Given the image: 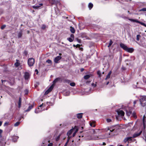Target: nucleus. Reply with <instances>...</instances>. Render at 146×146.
Listing matches in <instances>:
<instances>
[{
	"instance_id": "nucleus-1",
	"label": "nucleus",
	"mask_w": 146,
	"mask_h": 146,
	"mask_svg": "<svg viewBox=\"0 0 146 146\" xmlns=\"http://www.w3.org/2000/svg\"><path fill=\"white\" fill-rule=\"evenodd\" d=\"M120 47L125 51L129 52L132 53L134 51V49L133 48H128L125 44L122 43L120 44Z\"/></svg>"
},
{
	"instance_id": "nucleus-52",
	"label": "nucleus",
	"mask_w": 146,
	"mask_h": 146,
	"mask_svg": "<svg viewBox=\"0 0 146 146\" xmlns=\"http://www.w3.org/2000/svg\"><path fill=\"white\" fill-rule=\"evenodd\" d=\"M9 124V123L7 122H6L4 124V126H7Z\"/></svg>"
},
{
	"instance_id": "nucleus-35",
	"label": "nucleus",
	"mask_w": 146,
	"mask_h": 146,
	"mask_svg": "<svg viewBox=\"0 0 146 146\" xmlns=\"http://www.w3.org/2000/svg\"><path fill=\"white\" fill-rule=\"evenodd\" d=\"M46 62L49 64H51L52 63V62L51 60L49 59L47 60L46 61Z\"/></svg>"
},
{
	"instance_id": "nucleus-5",
	"label": "nucleus",
	"mask_w": 146,
	"mask_h": 146,
	"mask_svg": "<svg viewBox=\"0 0 146 146\" xmlns=\"http://www.w3.org/2000/svg\"><path fill=\"white\" fill-rule=\"evenodd\" d=\"M43 5L42 3H40L38 5H35L33 6V8L36 9H40Z\"/></svg>"
},
{
	"instance_id": "nucleus-55",
	"label": "nucleus",
	"mask_w": 146,
	"mask_h": 146,
	"mask_svg": "<svg viewBox=\"0 0 146 146\" xmlns=\"http://www.w3.org/2000/svg\"><path fill=\"white\" fill-rule=\"evenodd\" d=\"M133 115L134 117L135 118H137V116L135 115V114L134 113H133Z\"/></svg>"
},
{
	"instance_id": "nucleus-17",
	"label": "nucleus",
	"mask_w": 146,
	"mask_h": 146,
	"mask_svg": "<svg viewBox=\"0 0 146 146\" xmlns=\"http://www.w3.org/2000/svg\"><path fill=\"white\" fill-rule=\"evenodd\" d=\"M58 8H55V11L56 15H57L59 13V9Z\"/></svg>"
},
{
	"instance_id": "nucleus-39",
	"label": "nucleus",
	"mask_w": 146,
	"mask_h": 146,
	"mask_svg": "<svg viewBox=\"0 0 146 146\" xmlns=\"http://www.w3.org/2000/svg\"><path fill=\"white\" fill-rule=\"evenodd\" d=\"M60 135H59L56 138V141H58L60 139Z\"/></svg>"
},
{
	"instance_id": "nucleus-24",
	"label": "nucleus",
	"mask_w": 146,
	"mask_h": 146,
	"mask_svg": "<svg viewBox=\"0 0 146 146\" xmlns=\"http://www.w3.org/2000/svg\"><path fill=\"white\" fill-rule=\"evenodd\" d=\"M129 20L133 22H135L137 23H139V21L138 20H136V19H129Z\"/></svg>"
},
{
	"instance_id": "nucleus-64",
	"label": "nucleus",
	"mask_w": 146,
	"mask_h": 146,
	"mask_svg": "<svg viewBox=\"0 0 146 146\" xmlns=\"http://www.w3.org/2000/svg\"><path fill=\"white\" fill-rule=\"evenodd\" d=\"M144 136L145 138V141H146V134Z\"/></svg>"
},
{
	"instance_id": "nucleus-43",
	"label": "nucleus",
	"mask_w": 146,
	"mask_h": 146,
	"mask_svg": "<svg viewBox=\"0 0 146 146\" xmlns=\"http://www.w3.org/2000/svg\"><path fill=\"white\" fill-rule=\"evenodd\" d=\"M69 139H70V138H68L67 141H66V143H65L64 146H66L69 142Z\"/></svg>"
},
{
	"instance_id": "nucleus-7",
	"label": "nucleus",
	"mask_w": 146,
	"mask_h": 146,
	"mask_svg": "<svg viewBox=\"0 0 146 146\" xmlns=\"http://www.w3.org/2000/svg\"><path fill=\"white\" fill-rule=\"evenodd\" d=\"M142 131H140L139 132H137L134 133L133 135V138H135L139 136L142 133Z\"/></svg>"
},
{
	"instance_id": "nucleus-36",
	"label": "nucleus",
	"mask_w": 146,
	"mask_h": 146,
	"mask_svg": "<svg viewBox=\"0 0 146 146\" xmlns=\"http://www.w3.org/2000/svg\"><path fill=\"white\" fill-rule=\"evenodd\" d=\"M141 36L139 35H137L136 36V39L137 40V41H139V38Z\"/></svg>"
},
{
	"instance_id": "nucleus-16",
	"label": "nucleus",
	"mask_w": 146,
	"mask_h": 146,
	"mask_svg": "<svg viewBox=\"0 0 146 146\" xmlns=\"http://www.w3.org/2000/svg\"><path fill=\"white\" fill-rule=\"evenodd\" d=\"M111 74V71H110L109 72L108 74L106 76V77L105 79L106 80H107L109 78H110V75Z\"/></svg>"
},
{
	"instance_id": "nucleus-48",
	"label": "nucleus",
	"mask_w": 146,
	"mask_h": 146,
	"mask_svg": "<svg viewBox=\"0 0 146 146\" xmlns=\"http://www.w3.org/2000/svg\"><path fill=\"white\" fill-rule=\"evenodd\" d=\"M70 38H73L74 39V35L73 34H71L70 35Z\"/></svg>"
},
{
	"instance_id": "nucleus-3",
	"label": "nucleus",
	"mask_w": 146,
	"mask_h": 146,
	"mask_svg": "<svg viewBox=\"0 0 146 146\" xmlns=\"http://www.w3.org/2000/svg\"><path fill=\"white\" fill-rule=\"evenodd\" d=\"M35 62L34 59L32 58H31L29 59L28 61V64L29 66H33Z\"/></svg>"
},
{
	"instance_id": "nucleus-10",
	"label": "nucleus",
	"mask_w": 146,
	"mask_h": 146,
	"mask_svg": "<svg viewBox=\"0 0 146 146\" xmlns=\"http://www.w3.org/2000/svg\"><path fill=\"white\" fill-rule=\"evenodd\" d=\"M102 138L100 136H96L94 137L92 139L94 140L100 139H102Z\"/></svg>"
},
{
	"instance_id": "nucleus-9",
	"label": "nucleus",
	"mask_w": 146,
	"mask_h": 146,
	"mask_svg": "<svg viewBox=\"0 0 146 146\" xmlns=\"http://www.w3.org/2000/svg\"><path fill=\"white\" fill-rule=\"evenodd\" d=\"M24 77L25 79L27 80L29 78V74L28 72H25V74Z\"/></svg>"
},
{
	"instance_id": "nucleus-57",
	"label": "nucleus",
	"mask_w": 146,
	"mask_h": 146,
	"mask_svg": "<svg viewBox=\"0 0 146 146\" xmlns=\"http://www.w3.org/2000/svg\"><path fill=\"white\" fill-rule=\"evenodd\" d=\"M80 46V44H77L76 45V47L77 48L79 47Z\"/></svg>"
},
{
	"instance_id": "nucleus-58",
	"label": "nucleus",
	"mask_w": 146,
	"mask_h": 146,
	"mask_svg": "<svg viewBox=\"0 0 146 146\" xmlns=\"http://www.w3.org/2000/svg\"><path fill=\"white\" fill-rule=\"evenodd\" d=\"M25 92L26 93V94H27L28 92V91L27 90H25Z\"/></svg>"
},
{
	"instance_id": "nucleus-50",
	"label": "nucleus",
	"mask_w": 146,
	"mask_h": 146,
	"mask_svg": "<svg viewBox=\"0 0 146 146\" xmlns=\"http://www.w3.org/2000/svg\"><path fill=\"white\" fill-rule=\"evenodd\" d=\"M139 23L140 24H141V25H143V26H144V25H145V23H142V22H141L140 21H139Z\"/></svg>"
},
{
	"instance_id": "nucleus-44",
	"label": "nucleus",
	"mask_w": 146,
	"mask_h": 146,
	"mask_svg": "<svg viewBox=\"0 0 146 146\" xmlns=\"http://www.w3.org/2000/svg\"><path fill=\"white\" fill-rule=\"evenodd\" d=\"M127 138L128 139V141H131L132 140V138H133V137H127Z\"/></svg>"
},
{
	"instance_id": "nucleus-21",
	"label": "nucleus",
	"mask_w": 146,
	"mask_h": 146,
	"mask_svg": "<svg viewBox=\"0 0 146 146\" xmlns=\"http://www.w3.org/2000/svg\"><path fill=\"white\" fill-rule=\"evenodd\" d=\"M53 88V86L52 85L47 90L49 92H50L52 90Z\"/></svg>"
},
{
	"instance_id": "nucleus-62",
	"label": "nucleus",
	"mask_w": 146,
	"mask_h": 146,
	"mask_svg": "<svg viewBox=\"0 0 146 146\" xmlns=\"http://www.w3.org/2000/svg\"><path fill=\"white\" fill-rule=\"evenodd\" d=\"M2 122L1 121H0V126L2 125Z\"/></svg>"
},
{
	"instance_id": "nucleus-30",
	"label": "nucleus",
	"mask_w": 146,
	"mask_h": 146,
	"mask_svg": "<svg viewBox=\"0 0 146 146\" xmlns=\"http://www.w3.org/2000/svg\"><path fill=\"white\" fill-rule=\"evenodd\" d=\"M113 43V42L111 40V39L110 40V42L109 44V45L108 46V47H110L111 45V44H112Z\"/></svg>"
},
{
	"instance_id": "nucleus-42",
	"label": "nucleus",
	"mask_w": 146,
	"mask_h": 146,
	"mask_svg": "<svg viewBox=\"0 0 146 146\" xmlns=\"http://www.w3.org/2000/svg\"><path fill=\"white\" fill-rule=\"evenodd\" d=\"M146 11V8H142V9H140L139 10V11Z\"/></svg>"
},
{
	"instance_id": "nucleus-29",
	"label": "nucleus",
	"mask_w": 146,
	"mask_h": 146,
	"mask_svg": "<svg viewBox=\"0 0 146 146\" xmlns=\"http://www.w3.org/2000/svg\"><path fill=\"white\" fill-rule=\"evenodd\" d=\"M22 36V32H20L18 35V37L19 38H21Z\"/></svg>"
},
{
	"instance_id": "nucleus-31",
	"label": "nucleus",
	"mask_w": 146,
	"mask_h": 146,
	"mask_svg": "<svg viewBox=\"0 0 146 146\" xmlns=\"http://www.w3.org/2000/svg\"><path fill=\"white\" fill-rule=\"evenodd\" d=\"M20 123V122L18 121L17 122H16L15 124H14V126L15 127H17L18 126Z\"/></svg>"
},
{
	"instance_id": "nucleus-40",
	"label": "nucleus",
	"mask_w": 146,
	"mask_h": 146,
	"mask_svg": "<svg viewBox=\"0 0 146 146\" xmlns=\"http://www.w3.org/2000/svg\"><path fill=\"white\" fill-rule=\"evenodd\" d=\"M75 85V83L74 82H72L70 83V85L72 86H74Z\"/></svg>"
},
{
	"instance_id": "nucleus-49",
	"label": "nucleus",
	"mask_w": 146,
	"mask_h": 146,
	"mask_svg": "<svg viewBox=\"0 0 146 146\" xmlns=\"http://www.w3.org/2000/svg\"><path fill=\"white\" fill-rule=\"evenodd\" d=\"M128 139L126 137L124 140V141L125 143H126L127 141H128Z\"/></svg>"
},
{
	"instance_id": "nucleus-4",
	"label": "nucleus",
	"mask_w": 146,
	"mask_h": 146,
	"mask_svg": "<svg viewBox=\"0 0 146 146\" xmlns=\"http://www.w3.org/2000/svg\"><path fill=\"white\" fill-rule=\"evenodd\" d=\"M118 114L121 117L123 116L125 114L124 112L121 110H117L116 111Z\"/></svg>"
},
{
	"instance_id": "nucleus-27",
	"label": "nucleus",
	"mask_w": 146,
	"mask_h": 146,
	"mask_svg": "<svg viewBox=\"0 0 146 146\" xmlns=\"http://www.w3.org/2000/svg\"><path fill=\"white\" fill-rule=\"evenodd\" d=\"M93 4L91 3H90L88 4V7L90 9H91L93 7Z\"/></svg>"
},
{
	"instance_id": "nucleus-38",
	"label": "nucleus",
	"mask_w": 146,
	"mask_h": 146,
	"mask_svg": "<svg viewBox=\"0 0 146 146\" xmlns=\"http://www.w3.org/2000/svg\"><path fill=\"white\" fill-rule=\"evenodd\" d=\"M90 132L91 133V134H95V131L94 129L91 130Z\"/></svg>"
},
{
	"instance_id": "nucleus-19",
	"label": "nucleus",
	"mask_w": 146,
	"mask_h": 146,
	"mask_svg": "<svg viewBox=\"0 0 146 146\" xmlns=\"http://www.w3.org/2000/svg\"><path fill=\"white\" fill-rule=\"evenodd\" d=\"M21 98L20 97L19 98V102H18V106L19 108H20L21 105Z\"/></svg>"
},
{
	"instance_id": "nucleus-59",
	"label": "nucleus",
	"mask_w": 146,
	"mask_h": 146,
	"mask_svg": "<svg viewBox=\"0 0 146 146\" xmlns=\"http://www.w3.org/2000/svg\"><path fill=\"white\" fill-rule=\"evenodd\" d=\"M136 102H137V101L136 100L134 101V102H133L134 105H135L136 104Z\"/></svg>"
},
{
	"instance_id": "nucleus-28",
	"label": "nucleus",
	"mask_w": 146,
	"mask_h": 146,
	"mask_svg": "<svg viewBox=\"0 0 146 146\" xmlns=\"http://www.w3.org/2000/svg\"><path fill=\"white\" fill-rule=\"evenodd\" d=\"M17 62L15 63V65L16 67H18L20 65V63L18 62V61L19 60H16Z\"/></svg>"
},
{
	"instance_id": "nucleus-15",
	"label": "nucleus",
	"mask_w": 146,
	"mask_h": 146,
	"mask_svg": "<svg viewBox=\"0 0 146 146\" xmlns=\"http://www.w3.org/2000/svg\"><path fill=\"white\" fill-rule=\"evenodd\" d=\"M83 113H78L77 114V117L78 119H80L82 118Z\"/></svg>"
},
{
	"instance_id": "nucleus-46",
	"label": "nucleus",
	"mask_w": 146,
	"mask_h": 146,
	"mask_svg": "<svg viewBox=\"0 0 146 146\" xmlns=\"http://www.w3.org/2000/svg\"><path fill=\"white\" fill-rule=\"evenodd\" d=\"M110 130V132H113V131H114V129H112V130H111V129H110V128H108L107 129V131H108V130Z\"/></svg>"
},
{
	"instance_id": "nucleus-33",
	"label": "nucleus",
	"mask_w": 146,
	"mask_h": 146,
	"mask_svg": "<svg viewBox=\"0 0 146 146\" xmlns=\"http://www.w3.org/2000/svg\"><path fill=\"white\" fill-rule=\"evenodd\" d=\"M67 39L70 42H72L74 40L73 39V38H67Z\"/></svg>"
},
{
	"instance_id": "nucleus-18",
	"label": "nucleus",
	"mask_w": 146,
	"mask_h": 146,
	"mask_svg": "<svg viewBox=\"0 0 146 146\" xmlns=\"http://www.w3.org/2000/svg\"><path fill=\"white\" fill-rule=\"evenodd\" d=\"M75 128V129H76V130L73 133L72 135V136L73 137H74L75 136L76 133L78 131V129L77 128V127L76 126H75V128Z\"/></svg>"
},
{
	"instance_id": "nucleus-26",
	"label": "nucleus",
	"mask_w": 146,
	"mask_h": 146,
	"mask_svg": "<svg viewBox=\"0 0 146 146\" xmlns=\"http://www.w3.org/2000/svg\"><path fill=\"white\" fill-rule=\"evenodd\" d=\"M90 77V75H86L84 76V78L85 79L87 80Z\"/></svg>"
},
{
	"instance_id": "nucleus-51",
	"label": "nucleus",
	"mask_w": 146,
	"mask_h": 146,
	"mask_svg": "<svg viewBox=\"0 0 146 146\" xmlns=\"http://www.w3.org/2000/svg\"><path fill=\"white\" fill-rule=\"evenodd\" d=\"M92 85L94 87H96V84H94V83H92Z\"/></svg>"
},
{
	"instance_id": "nucleus-41",
	"label": "nucleus",
	"mask_w": 146,
	"mask_h": 146,
	"mask_svg": "<svg viewBox=\"0 0 146 146\" xmlns=\"http://www.w3.org/2000/svg\"><path fill=\"white\" fill-rule=\"evenodd\" d=\"M121 17L124 19L127 18V17H126L125 16L123 15H121Z\"/></svg>"
},
{
	"instance_id": "nucleus-25",
	"label": "nucleus",
	"mask_w": 146,
	"mask_h": 146,
	"mask_svg": "<svg viewBox=\"0 0 146 146\" xmlns=\"http://www.w3.org/2000/svg\"><path fill=\"white\" fill-rule=\"evenodd\" d=\"M131 113L132 112L131 111H128L126 110V114L128 116H129Z\"/></svg>"
},
{
	"instance_id": "nucleus-23",
	"label": "nucleus",
	"mask_w": 146,
	"mask_h": 146,
	"mask_svg": "<svg viewBox=\"0 0 146 146\" xmlns=\"http://www.w3.org/2000/svg\"><path fill=\"white\" fill-rule=\"evenodd\" d=\"M60 79V78H56L53 81V83L54 84L56 83L57 82L59 81Z\"/></svg>"
},
{
	"instance_id": "nucleus-32",
	"label": "nucleus",
	"mask_w": 146,
	"mask_h": 146,
	"mask_svg": "<svg viewBox=\"0 0 146 146\" xmlns=\"http://www.w3.org/2000/svg\"><path fill=\"white\" fill-rule=\"evenodd\" d=\"M97 74L98 75L99 77H100L101 76V74L100 71V70H98L97 72Z\"/></svg>"
},
{
	"instance_id": "nucleus-34",
	"label": "nucleus",
	"mask_w": 146,
	"mask_h": 146,
	"mask_svg": "<svg viewBox=\"0 0 146 146\" xmlns=\"http://www.w3.org/2000/svg\"><path fill=\"white\" fill-rule=\"evenodd\" d=\"M46 27L45 25H42L41 28L42 29L44 30L46 28Z\"/></svg>"
},
{
	"instance_id": "nucleus-12",
	"label": "nucleus",
	"mask_w": 146,
	"mask_h": 146,
	"mask_svg": "<svg viewBox=\"0 0 146 146\" xmlns=\"http://www.w3.org/2000/svg\"><path fill=\"white\" fill-rule=\"evenodd\" d=\"M19 137L18 136H13L12 137V141L14 142H16L17 141V140L19 138Z\"/></svg>"
},
{
	"instance_id": "nucleus-20",
	"label": "nucleus",
	"mask_w": 146,
	"mask_h": 146,
	"mask_svg": "<svg viewBox=\"0 0 146 146\" xmlns=\"http://www.w3.org/2000/svg\"><path fill=\"white\" fill-rule=\"evenodd\" d=\"M70 30L71 32L72 33H74L75 32V30L74 28L71 26L70 27Z\"/></svg>"
},
{
	"instance_id": "nucleus-8",
	"label": "nucleus",
	"mask_w": 146,
	"mask_h": 146,
	"mask_svg": "<svg viewBox=\"0 0 146 146\" xmlns=\"http://www.w3.org/2000/svg\"><path fill=\"white\" fill-rule=\"evenodd\" d=\"M55 5H56V8H60L61 4L60 2L58 1H56V2Z\"/></svg>"
},
{
	"instance_id": "nucleus-54",
	"label": "nucleus",
	"mask_w": 146,
	"mask_h": 146,
	"mask_svg": "<svg viewBox=\"0 0 146 146\" xmlns=\"http://www.w3.org/2000/svg\"><path fill=\"white\" fill-rule=\"evenodd\" d=\"M49 93V92H48L47 90L44 93V95H46L48 94Z\"/></svg>"
},
{
	"instance_id": "nucleus-6",
	"label": "nucleus",
	"mask_w": 146,
	"mask_h": 146,
	"mask_svg": "<svg viewBox=\"0 0 146 146\" xmlns=\"http://www.w3.org/2000/svg\"><path fill=\"white\" fill-rule=\"evenodd\" d=\"M62 57L60 56H58L56 57L54 60V62L56 63H58V61Z\"/></svg>"
},
{
	"instance_id": "nucleus-22",
	"label": "nucleus",
	"mask_w": 146,
	"mask_h": 146,
	"mask_svg": "<svg viewBox=\"0 0 146 146\" xmlns=\"http://www.w3.org/2000/svg\"><path fill=\"white\" fill-rule=\"evenodd\" d=\"M70 80L68 79H64L63 80V82L64 83L69 84L70 82Z\"/></svg>"
},
{
	"instance_id": "nucleus-47",
	"label": "nucleus",
	"mask_w": 146,
	"mask_h": 146,
	"mask_svg": "<svg viewBox=\"0 0 146 146\" xmlns=\"http://www.w3.org/2000/svg\"><path fill=\"white\" fill-rule=\"evenodd\" d=\"M106 121L108 122H110L111 121V119H107Z\"/></svg>"
},
{
	"instance_id": "nucleus-11",
	"label": "nucleus",
	"mask_w": 146,
	"mask_h": 146,
	"mask_svg": "<svg viewBox=\"0 0 146 146\" xmlns=\"http://www.w3.org/2000/svg\"><path fill=\"white\" fill-rule=\"evenodd\" d=\"M75 129L74 128H72L67 132V135L68 136V137L71 134L73 131L75 130Z\"/></svg>"
},
{
	"instance_id": "nucleus-37",
	"label": "nucleus",
	"mask_w": 146,
	"mask_h": 146,
	"mask_svg": "<svg viewBox=\"0 0 146 146\" xmlns=\"http://www.w3.org/2000/svg\"><path fill=\"white\" fill-rule=\"evenodd\" d=\"M90 125L91 127H94L95 126V125L94 124V123L92 122H90Z\"/></svg>"
},
{
	"instance_id": "nucleus-45",
	"label": "nucleus",
	"mask_w": 146,
	"mask_h": 146,
	"mask_svg": "<svg viewBox=\"0 0 146 146\" xmlns=\"http://www.w3.org/2000/svg\"><path fill=\"white\" fill-rule=\"evenodd\" d=\"M6 26L5 25H2L1 27V29L2 30L3 29L6 27Z\"/></svg>"
},
{
	"instance_id": "nucleus-61",
	"label": "nucleus",
	"mask_w": 146,
	"mask_h": 146,
	"mask_svg": "<svg viewBox=\"0 0 146 146\" xmlns=\"http://www.w3.org/2000/svg\"><path fill=\"white\" fill-rule=\"evenodd\" d=\"M35 113H39V112H38V111H36V110H35Z\"/></svg>"
},
{
	"instance_id": "nucleus-14",
	"label": "nucleus",
	"mask_w": 146,
	"mask_h": 146,
	"mask_svg": "<svg viewBox=\"0 0 146 146\" xmlns=\"http://www.w3.org/2000/svg\"><path fill=\"white\" fill-rule=\"evenodd\" d=\"M33 105H32L29 106V107L27 109L25 110V111L26 112H27V111H30L33 108Z\"/></svg>"
},
{
	"instance_id": "nucleus-63",
	"label": "nucleus",
	"mask_w": 146,
	"mask_h": 146,
	"mask_svg": "<svg viewBox=\"0 0 146 146\" xmlns=\"http://www.w3.org/2000/svg\"><path fill=\"white\" fill-rule=\"evenodd\" d=\"M43 105V104H41L40 105V106H39V107H42V106Z\"/></svg>"
},
{
	"instance_id": "nucleus-53",
	"label": "nucleus",
	"mask_w": 146,
	"mask_h": 146,
	"mask_svg": "<svg viewBox=\"0 0 146 146\" xmlns=\"http://www.w3.org/2000/svg\"><path fill=\"white\" fill-rule=\"evenodd\" d=\"M53 143H50L48 145V146H52Z\"/></svg>"
},
{
	"instance_id": "nucleus-13",
	"label": "nucleus",
	"mask_w": 146,
	"mask_h": 146,
	"mask_svg": "<svg viewBox=\"0 0 146 146\" xmlns=\"http://www.w3.org/2000/svg\"><path fill=\"white\" fill-rule=\"evenodd\" d=\"M145 119H146V117H145V115H144L143 116V126L144 128H145V123L146 122Z\"/></svg>"
},
{
	"instance_id": "nucleus-56",
	"label": "nucleus",
	"mask_w": 146,
	"mask_h": 146,
	"mask_svg": "<svg viewBox=\"0 0 146 146\" xmlns=\"http://www.w3.org/2000/svg\"><path fill=\"white\" fill-rule=\"evenodd\" d=\"M3 131L1 129H0V136H1V134L2 133Z\"/></svg>"
},
{
	"instance_id": "nucleus-2",
	"label": "nucleus",
	"mask_w": 146,
	"mask_h": 146,
	"mask_svg": "<svg viewBox=\"0 0 146 146\" xmlns=\"http://www.w3.org/2000/svg\"><path fill=\"white\" fill-rule=\"evenodd\" d=\"M139 100L140 104L142 106L144 107L146 106V96H141Z\"/></svg>"
},
{
	"instance_id": "nucleus-60",
	"label": "nucleus",
	"mask_w": 146,
	"mask_h": 146,
	"mask_svg": "<svg viewBox=\"0 0 146 146\" xmlns=\"http://www.w3.org/2000/svg\"><path fill=\"white\" fill-rule=\"evenodd\" d=\"M35 72H37V73H36V74H37L38 73V70L37 69H36L35 70Z\"/></svg>"
}]
</instances>
